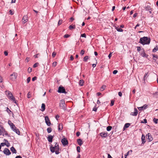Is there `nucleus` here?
I'll use <instances>...</instances> for the list:
<instances>
[{
    "label": "nucleus",
    "instance_id": "obj_1",
    "mask_svg": "<svg viewBox=\"0 0 158 158\" xmlns=\"http://www.w3.org/2000/svg\"><path fill=\"white\" fill-rule=\"evenodd\" d=\"M151 41L150 38L148 37L144 36L140 38L139 43L143 45L149 44Z\"/></svg>",
    "mask_w": 158,
    "mask_h": 158
},
{
    "label": "nucleus",
    "instance_id": "obj_2",
    "mask_svg": "<svg viewBox=\"0 0 158 158\" xmlns=\"http://www.w3.org/2000/svg\"><path fill=\"white\" fill-rule=\"evenodd\" d=\"M59 106L61 109H63L64 110H65L67 109L66 106L65 104V101L63 99L60 101L59 104Z\"/></svg>",
    "mask_w": 158,
    "mask_h": 158
},
{
    "label": "nucleus",
    "instance_id": "obj_3",
    "mask_svg": "<svg viewBox=\"0 0 158 158\" xmlns=\"http://www.w3.org/2000/svg\"><path fill=\"white\" fill-rule=\"evenodd\" d=\"M57 92L60 93H64L66 94L67 92L65 91L64 88L61 85L60 86L58 89Z\"/></svg>",
    "mask_w": 158,
    "mask_h": 158
},
{
    "label": "nucleus",
    "instance_id": "obj_4",
    "mask_svg": "<svg viewBox=\"0 0 158 158\" xmlns=\"http://www.w3.org/2000/svg\"><path fill=\"white\" fill-rule=\"evenodd\" d=\"M17 73L14 72L12 74L10 75V80L12 81H15L16 79L17 76Z\"/></svg>",
    "mask_w": 158,
    "mask_h": 158
},
{
    "label": "nucleus",
    "instance_id": "obj_5",
    "mask_svg": "<svg viewBox=\"0 0 158 158\" xmlns=\"http://www.w3.org/2000/svg\"><path fill=\"white\" fill-rule=\"evenodd\" d=\"M49 146L50 151L52 153L54 152L57 149H60V148H57L56 146H55L53 147V145L51 144L49 145Z\"/></svg>",
    "mask_w": 158,
    "mask_h": 158
},
{
    "label": "nucleus",
    "instance_id": "obj_6",
    "mask_svg": "<svg viewBox=\"0 0 158 158\" xmlns=\"http://www.w3.org/2000/svg\"><path fill=\"white\" fill-rule=\"evenodd\" d=\"M45 123L48 126H50L51 125V122L48 116H45Z\"/></svg>",
    "mask_w": 158,
    "mask_h": 158
},
{
    "label": "nucleus",
    "instance_id": "obj_7",
    "mask_svg": "<svg viewBox=\"0 0 158 158\" xmlns=\"http://www.w3.org/2000/svg\"><path fill=\"white\" fill-rule=\"evenodd\" d=\"M141 50H142V51L140 53V55L143 57L148 58V55L146 54L144 49L142 48L141 49Z\"/></svg>",
    "mask_w": 158,
    "mask_h": 158
},
{
    "label": "nucleus",
    "instance_id": "obj_8",
    "mask_svg": "<svg viewBox=\"0 0 158 158\" xmlns=\"http://www.w3.org/2000/svg\"><path fill=\"white\" fill-rule=\"evenodd\" d=\"M61 142L62 143V144L64 146H65L68 145V142L67 139L64 138L62 139L61 140Z\"/></svg>",
    "mask_w": 158,
    "mask_h": 158
},
{
    "label": "nucleus",
    "instance_id": "obj_9",
    "mask_svg": "<svg viewBox=\"0 0 158 158\" xmlns=\"http://www.w3.org/2000/svg\"><path fill=\"white\" fill-rule=\"evenodd\" d=\"M54 137V135H48L47 139L49 143H51L52 142Z\"/></svg>",
    "mask_w": 158,
    "mask_h": 158
},
{
    "label": "nucleus",
    "instance_id": "obj_10",
    "mask_svg": "<svg viewBox=\"0 0 158 158\" xmlns=\"http://www.w3.org/2000/svg\"><path fill=\"white\" fill-rule=\"evenodd\" d=\"M146 138L148 137L147 139L148 140V142H149L151 141L153 139V138L152 137V135L150 133H148L146 135Z\"/></svg>",
    "mask_w": 158,
    "mask_h": 158
},
{
    "label": "nucleus",
    "instance_id": "obj_11",
    "mask_svg": "<svg viewBox=\"0 0 158 158\" xmlns=\"http://www.w3.org/2000/svg\"><path fill=\"white\" fill-rule=\"evenodd\" d=\"M28 16L27 15H24L22 19L23 23V24L25 23L26 22H27L28 21Z\"/></svg>",
    "mask_w": 158,
    "mask_h": 158
},
{
    "label": "nucleus",
    "instance_id": "obj_12",
    "mask_svg": "<svg viewBox=\"0 0 158 158\" xmlns=\"http://www.w3.org/2000/svg\"><path fill=\"white\" fill-rule=\"evenodd\" d=\"M108 133L107 132H102L99 134V135L101 136V137L102 138H106L108 136Z\"/></svg>",
    "mask_w": 158,
    "mask_h": 158
},
{
    "label": "nucleus",
    "instance_id": "obj_13",
    "mask_svg": "<svg viewBox=\"0 0 158 158\" xmlns=\"http://www.w3.org/2000/svg\"><path fill=\"white\" fill-rule=\"evenodd\" d=\"M4 154L7 155H9L11 154L10 150L7 148H5L3 151Z\"/></svg>",
    "mask_w": 158,
    "mask_h": 158
},
{
    "label": "nucleus",
    "instance_id": "obj_14",
    "mask_svg": "<svg viewBox=\"0 0 158 158\" xmlns=\"http://www.w3.org/2000/svg\"><path fill=\"white\" fill-rule=\"evenodd\" d=\"M138 113V111L137 109L136 108H134V111L133 112H131L130 114V115L134 116H136L137 115Z\"/></svg>",
    "mask_w": 158,
    "mask_h": 158
},
{
    "label": "nucleus",
    "instance_id": "obj_15",
    "mask_svg": "<svg viewBox=\"0 0 158 158\" xmlns=\"http://www.w3.org/2000/svg\"><path fill=\"white\" fill-rule=\"evenodd\" d=\"M148 107V106L147 105H146V104L143 105V106L139 107L138 108L139 110H142L143 109H145L147 108Z\"/></svg>",
    "mask_w": 158,
    "mask_h": 158
},
{
    "label": "nucleus",
    "instance_id": "obj_16",
    "mask_svg": "<svg viewBox=\"0 0 158 158\" xmlns=\"http://www.w3.org/2000/svg\"><path fill=\"white\" fill-rule=\"evenodd\" d=\"M145 136L144 135L142 134L141 137L142 144H144L146 142L145 139Z\"/></svg>",
    "mask_w": 158,
    "mask_h": 158
},
{
    "label": "nucleus",
    "instance_id": "obj_17",
    "mask_svg": "<svg viewBox=\"0 0 158 158\" xmlns=\"http://www.w3.org/2000/svg\"><path fill=\"white\" fill-rule=\"evenodd\" d=\"M77 142L79 145L81 146L83 144V142L81 139H77Z\"/></svg>",
    "mask_w": 158,
    "mask_h": 158
},
{
    "label": "nucleus",
    "instance_id": "obj_18",
    "mask_svg": "<svg viewBox=\"0 0 158 158\" xmlns=\"http://www.w3.org/2000/svg\"><path fill=\"white\" fill-rule=\"evenodd\" d=\"M5 93L8 98L9 97V96H12V94L9 91H5Z\"/></svg>",
    "mask_w": 158,
    "mask_h": 158
},
{
    "label": "nucleus",
    "instance_id": "obj_19",
    "mask_svg": "<svg viewBox=\"0 0 158 158\" xmlns=\"http://www.w3.org/2000/svg\"><path fill=\"white\" fill-rule=\"evenodd\" d=\"M63 128V124L62 123H60L59 124V126L58 128V130L59 131H60L62 130Z\"/></svg>",
    "mask_w": 158,
    "mask_h": 158
},
{
    "label": "nucleus",
    "instance_id": "obj_20",
    "mask_svg": "<svg viewBox=\"0 0 158 158\" xmlns=\"http://www.w3.org/2000/svg\"><path fill=\"white\" fill-rule=\"evenodd\" d=\"M41 110L43 112L44 111L45 109V105L44 103H42L41 105Z\"/></svg>",
    "mask_w": 158,
    "mask_h": 158
},
{
    "label": "nucleus",
    "instance_id": "obj_21",
    "mask_svg": "<svg viewBox=\"0 0 158 158\" xmlns=\"http://www.w3.org/2000/svg\"><path fill=\"white\" fill-rule=\"evenodd\" d=\"M10 150L14 153H16L17 152L16 150L13 146L10 148Z\"/></svg>",
    "mask_w": 158,
    "mask_h": 158
},
{
    "label": "nucleus",
    "instance_id": "obj_22",
    "mask_svg": "<svg viewBox=\"0 0 158 158\" xmlns=\"http://www.w3.org/2000/svg\"><path fill=\"white\" fill-rule=\"evenodd\" d=\"M15 132L16 133L18 134V135H20V132L19 131V130L17 129L16 127L15 128V129L13 131Z\"/></svg>",
    "mask_w": 158,
    "mask_h": 158
},
{
    "label": "nucleus",
    "instance_id": "obj_23",
    "mask_svg": "<svg viewBox=\"0 0 158 158\" xmlns=\"http://www.w3.org/2000/svg\"><path fill=\"white\" fill-rule=\"evenodd\" d=\"M115 29L118 32H123V30L121 28H118V27H116L115 26Z\"/></svg>",
    "mask_w": 158,
    "mask_h": 158
},
{
    "label": "nucleus",
    "instance_id": "obj_24",
    "mask_svg": "<svg viewBox=\"0 0 158 158\" xmlns=\"http://www.w3.org/2000/svg\"><path fill=\"white\" fill-rule=\"evenodd\" d=\"M145 8L146 11H148L151 10L152 8L150 6L147 5L145 6Z\"/></svg>",
    "mask_w": 158,
    "mask_h": 158
},
{
    "label": "nucleus",
    "instance_id": "obj_25",
    "mask_svg": "<svg viewBox=\"0 0 158 158\" xmlns=\"http://www.w3.org/2000/svg\"><path fill=\"white\" fill-rule=\"evenodd\" d=\"M130 125L131 124L130 123H126L123 127V129L125 130V128H128L130 126Z\"/></svg>",
    "mask_w": 158,
    "mask_h": 158
},
{
    "label": "nucleus",
    "instance_id": "obj_26",
    "mask_svg": "<svg viewBox=\"0 0 158 158\" xmlns=\"http://www.w3.org/2000/svg\"><path fill=\"white\" fill-rule=\"evenodd\" d=\"M89 57L88 56H85L84 58H83V61L85 62H86L87 61V60L89 59Z\"/></svg>",
    "mask_w": 158,
    "mask_h": 158
},
{
    "label": "nucleus",
    "instance_id": "obj_27",
    "mask_svg": "<svg viewBox=\"0 0 158 158\" xmlns=\"http://www.w3.org/2000/svg\"><path fill=\"white\" fill-rule=\"evenodd\" d=\"M84 81L83 80H81L79 82V84L80 86H82L83 85Z\"/></svg>",
    "mask_w": 158,
    "mask_h": 158
},
{
    "label": "nucleus",
    "instance_id": "obj_28",
    "mask_svg": "<svg viewBox=\"0 0 158 158\" xmlns=\"http://www.w3.org/2000/svg\"><path fill=\"white\" fill-rule=\"evenodd\" d=\"M11 129L13 131L14 129L16 127L15 125L13 123H11L10 126Z\"/></svg>",
    "mask_w": 158,
    "mask_h": 158
},
{
    "label": "nucleus",
    "instance_id": "obj_29",
    "mask_svg": "<svg viewBox=\"0 0 158 158\" xmlns=\"http://www.w3.org/2000/svg\"><path fill=\"white\" fill-rule=\"evenodd\" d=\"M3 129L4 130V127H2V125H0V135H2V131L1 130H3Z\"/></svg>",
    "mask_w": 158,
    "mask_h": 158
},
{
    "label": "nucleus",
    "instance_id": "obj_30",
    "mask_svg": "<svg viewBox=\"0 0 158 158\" xmlns=\"http://www.w3.org/2000/svg\"><path fill=\"white\" fill-rule=\"evenodd\" d=\"M9 98L11 101H15V98L14 97L13 95H12V96H9L8 97Z\"/></svg>",
    "mask_w": 158,
    "mask_h": 158
},
{
    "label": "nucleus",
    "instance_id": "obj_31",
    "mask_svg": "<svg viewBox=\"0 0 158 158\" xmlns=\"http://www.w3.org/2000/svg\"><path fill=\"white\" fill-rule=\"evenodd\" d=\"M52 131V128L50 127H49L47 129V132L49 133H51Z\"/></svg>",
    "mask_w": 158,
    "mask_h": 158
},
{
    "label": "nucleus",
    "instance_id": "obj_32",
    "mask_svg": "<svg viewBox=\"0 0 158 158\" xmlns=\"http://www.w3.org/2000/svg\"><path fill=\"white\" fill-rule=\"evenodd\" d=\"M112 128V127L111 126H109L107 127H106V130L107 131H110Z\"/></svg>",
    "mask_w": 158,
    "mask_h": 158
},
{
    "label": "nucleus",
    "instance_id": "obj_33",
    "mask_svg": "<svg viewBox=\"0 0 158 158\" xmlns=\"http://www.w3.org/2000/svg\"><path fill=\"white\" fill-rule=\"evenodd\" d=\"M158 50V47L157 46H156V47H155L152 50V52H156Z\"/></svg>",
    "mask_w": 158,
    "mask_h": 158
},
{
    "label": "nucleus",
    "instance_id": "obj_34",
    "mask_svg": "<svg viewBox=\"0 0 158 158\" xmlns=\"http://www.w3.org/2000/svg\"><path fill=\"white\" fill-rule=\"evenodd\" d=\"M75 28V26L74 25L72 26V25H70L69 27V29L71 30L72 29H74Z\"/></svg>",
    "mask_w": 158,
    "mask_h": 158
},
{
    "label": "nucleus",
    "instance_id": "obj_35",
    "mask_svg": "<svg viewBox=\"0 0 158 158\" xmlns=\"http://www.w3.org/2000/svg\"><path fill=\"white\" fill-rule=\"evenodd\" d=\"M153 121L156 124H157L158 122V119L154 118L153 119Z\"/></svg>",
    "mask_w": 158,
    "mask_h": 158
},
{
    "label": "nucleus",
    "instance_id": "obj_36",
    "mask_svg": "<svg viewBox=\"0 0 158 158\" xmlns=\"http://www.w3.org/2000/svg\"><path fill=\"white\" fill-rule=\"evenodd\" d=\"M148 73H145L144 75V76L143 77V80H144V81H145V80L147 79V77H146V76L148 75Z\"/></svg>",
    "mask_w": 158,
    "mask_h": 158
},
{
    "label": "nucleus",
    "instance_id": "obj_37",
    "mask_svg": "<svg viewBox=\"0 0 158 158\" xmlns=\"http://www.w3.org/2000/svg\"><path fill=\"white\" fill-rule=\"evenodd\" d=\"M147 122V119H144L143 120L141 121V123H146Z\"/></svg>",
    "mask_w": 158,
    "mask_h": 158
},
{
    "label": "nucleus",
    "instance_id": "obj_38",
    "mask_svg": "<svg viewBox=\"0 0 158 158\" xmlns=\"http://www.w3.org/2000/svg\"><path fill=\"white\" fill-rule=\"evenodd\" d=\"M62 22H63V21L62 20H61V19L59 20L58 22V25L59 26L62 23Z\"/></svg>",
    "mask_w": 158,
    "mask_h": 158
},
{
    "label": "nucleus",
    "instance_id": "obj_39",
    "mask_svg": "<svg viewBox=\"0 0 158 158\" xmlns=\"http://www.w3.org/2000/svg\"><path fill=\"white\" fill-rule=\"evenodd\" d=\"M57 64V62L56 61L54 62L52 64V65L53 67H55Z\"/></svg>",
    "mask_w": 158,
    "mask_h": 158
},
{
    "label": "nucleus",
    "instance_id": "obj_40",
    "mask_svg": "<svg viewBox=\"0 0 158 158\" xmlns=\"http://www.w3.org/2000/svg\"><path fill=\"white\" fill-rule=\"evenodd\" d=\"M106 87V86L105 85H103L102 86L101 88V89L102 91H103L104 90Z\"/></svg>",
    "mask_w": 158,
    "mask_h": 158
},
{
    "label": "nucleus",
    "instance_id": "obj_41",
    "mask_svg": "<svg viewBox=\"0 0 158 158\" xmlns=\"http://www.w3.org/2000/svg\"><path fill=\"white\" fill-rule=\"evenodd\" d=\"M6 111L9 114H10V113H12V111L9 109L8 107H7Z\"/></svg>",
    "mask_w": 158,
    "mask_h": 158
},
{
    "label": "nucleus",
    "instance_id": "obj_42",
    "mask_svg": "<svg viewBox=\"0 0 158 158\" xmlns=\"http://www.w3.org/2000/svg\"><path fill=\"white\" fill-rule=\"evenodd\" d=\"M59 151V149H57L56 150H55V154L56 155L60 153Z\"/></svg>",
    "mask_w": 158,
    "mask_h": 158
},
{
    "label": "nucleus",
    "instance_id": "obj_43",
    "mask_svg": "<svg viewBox=\"0 0 158 158\" xmlns=\"http://www.w3.org/2000/svg\"><path fill=\"white\" fill-rule=\"evenodd\" d=\"M56 55V53L55 52H52V56L53 58H54L55 57Z\"/></svg>",
    "mask_w": 158,
    "mask_h": 158
},
{
    "label": "nucleus",
    "instance_id": "obj_44",
    "mask_svg": "<svg viewBox=\"0 0 158 158\" xmlns=\"http://www.w3.org/2000/svg\"><path fill=\"white\" fill-rule=\"evenodd\" d=\"M80 149L81 148L79 146H77V150L78 152H80Z\"/></svg>",
    "mask_w": 158,
    "mask_h": 158
},
{
    "label": "nucleus",
    "instance_id": "obj_45",
    "mask_svg": "<svg viewBox=\"0 0 158 158\" xmlns=\"http://www.w3.org/2000/svg\"><path fill=\"white\" fill-rule=\"evenodd\" d=\"M70 36V35H69L68 34H66L65 35H64V38H67L69 37Z\"/></svg>",
    "mask_w": 158,
    "mask_h": 158
},
{
    "label": "nucleus",
    "instance_id": "obj_46",
    "mask_svg": "<svg viewBox=\"0 0 158 158\" xmlns=\"http://www.w3.org/2000/svg\"><path fill=\"white\" fill-rule=\"evenodd\" d=\"M85 52V51L84 50H81L80 52V54L82 56L84 54Z\"/></svg>",
    "mask_w": 158,
    "mask_h": 158
},
{
    "label": "nucleus",
    "instance_id": "obj_47",
    "mask_svg": "<svg viewBox=\"0 0 158 158\" xmlns=\"http://www.w3.org/2000/svg\"><path fill=\"white\" fill-rule=\"evenodd\" d=\"M27 71L29 73H30L32 71V69L30 67H29L27 69Z\"/></svg>",
    "mask_w": 158,
    "mask_h": 158
},
{
    "label": "nucleus",
    "instance_id": "obj_48",
    "mask_svg": "<svg viewBox=\"0 0 158 158\" xmlns=\"http://www.w3.org/2000/svg\"><path fill=\"white\" fill-rule=\"evenodd\" d=\"M114 101L112 100L111 101V103L110 104V106H112L114 105Z\"/></svg>",
    "mask_w": 158,
    "mask_h": 158
},
{
    "label": "nucleus",
    "instance_id": "obj_49",
    "mask_svg": "<svg viewBox=\"0 0 158 158\" xmlns=\"http://www.w3.org/2000/svg\"><path fill=\"white\" fill-rule=\"evenodd\" d=\"M39 63L37 62L35 63L33 65V67L34 68H36V67L38 65Z\"/></svg>",
    "mask_w": 158,
    "mask_h": 158
},
{
    "label": "nucleus",
    "instance_id": "obj_50",
    "mask_svg": "<svg viewBox=\"0 0 158 158\" xmlns=\"http://www.w3.org/2000/svg\"><path fill=\"white\" fill-rule=\"evenodd\" d=\"M96 105L94 106V107L93 108V111H95V112L97 111V108L96 107Z\"/></svg>",
    "mask_w": 158,
    "mask_h": 158
},
{
    "label": "nucleus",
    "instance_id": "obj_51",
    "mask_svg": "<svg viewBox=\"0 0 158 158\" xmlns=\"http://www.w3.org/2000/svg\"><path fill=\"white\" fill-rule=\"evenodd\" d=\"M137 48V50L138 52H139L141 49V47L139 46H137L136 47Z\"/></svg>",
    "mask_w": 158,
    "mask_h": 158
},
{
    "label": "nucleus",
    "instance_id": "obj_52",
    "mask_svg": "<svg viewBox=\"0 0 158 158\" xmlns=\"http://www.w3.org/2000/svg\"><path fill=\"white\" fill-rule=\"evenodd\" d=\"M9 12L11 15H13L14 14V12L11 10H9Z\"/></svg>",
    "mask_w": 158,
    "mask_h": 158
},
{
    "label": "nucleus",
    "instance_id": "obj_53",
    "mask_svg": "<svg viewBox=\"0 0 158 158\" xmlns=\"http://www.w3.org/2000/svg\"><path fill=\"white\" fill-rule=\"evenodd\" d=\"M31 80V77H29L27 78V83H28Z\"/></svg>",
    "mask_w": 158,
    "mask_h": 158
},
{
    "label": "nucleus",
    "instance_id": "obj_54",
    "mask_svg": "<svg viewBox=\"0 0 158 158\" xmlns=\"http://www.w3.org/2000/svg\"><path fill=\"white\" fill-rule=\"evenodd\" d=\"M81 37L86 38V34L85 33H84V34H81Z\"/></svg>",
    "mask_w": 158,
    "mask_h": 158
},
{
    "label": "nucleus",
    "instance_id": "obj_55",
    "mask_svg": "<svg viewBox=\"0 0 158 158\" xmlns=\"http://www.w3.org/2000/svg\"><path fill=\"white\" fill-rule=\"evenodd\" d=\"M118 72V71L117 70H114L113 72V73L114 74H116Z\"/></svg>",
    "mask_w": 158,
    "mask_h": 158
},
{
    "label": "nucleus",
    "instance_id": "obj_56",
    "mask_svg": "<svg viewBox=\"0 0 158 158\" xmlns=\"http://www.w3.org/2000/svg\"><path fill=\"white\" fill-rule=\"evenodd\" d=\"M5 145H6V143H1L0 145L1 146V147H2V146L3 147V146H4Z\"/></svg>",
    "mask_w": 158,
    "mask_h": 158
},
{
    "label": "nucleus",
    "instance_id": "obj_57",
    "mask_svg": "<svg viewBox=\"0 0 158 158\" xmlns=\"http://www.w3.org/2000/svg\"><path fill=\"white\" fill-rule=\"evenodd\" d=\"M37 79V77H34L32 78V80L33 81H34L35 80H36Z\"/></svg>",
    "mask_w": 158,
    "mask_h": 158
},
{
    "label": "nucleus",
    "instance_id": "obj_58",
    "mask_svg": "<svg viewBox=\"0 0 158 158\" xmlns=\"http://www.w3.org/2000/svg\"><path fill=\"white\" fill-rule=\"evenodd\" d=\"M55 144V146H56L57 148H60L58 143L57 142H55L54 143Z\"/></svg>",
    "mask_w": 158,
    "mask_h": 158
},
{
    "label": "nucleus",
    "instance_id": "obj_59",
    "mask_svg": "<svg viewBox=\"0 0 158 158\" xmlns=\"http://www.w3.org/2000/svg\"><path fill=\"white\" fill-rule=\"evenodd\" d=\"M80 132L79 131H78L76 133V136L77 137L79 136L80 135Z\"/></svg>",
    "mask_w": 158,
    "mask_h": 158
},
{
    "label": "nucleus",
    "instance_id": "obj_60",
    "mask_svg": "<svg viewBox=\"0 0 158 158\" xmlns=\"http://www.w3.org/2000/svg\"><path fill=\"white\" fill-rule=\"evenodd\" d=\"M60 117V116L58 114H57L56 116V117H55V118H56V119L57 120H58L59 119V118Z\"/></svg>",
    "mask_w": 158,
    "mask_h": 158
},
{
    "label": "nucleus",
    "instance_id": "obj_61",
    "mask_svg": "<svg viewBox=\"0 0 158 158\" xmlns=\"http://www.w3.org/2000/svg\"><path fill=\"white\" fill-rule=\"evenodd\" d=\"M130 151L128 152L125 155V158H127V156L129 155V153Z\"/></svg>",
    "mask_w": 158,
    "mask_h": 158
},
{
    "label": "nucleus",
    "instance_id": "obj_62",
    "mask_svg": "<svg viewBox=\"0 0 158 158\" xmlns=\"http://www.w3.org/2000/svg\"><path fill=\"white\" fill-rule=\"evenodd\" d=\"M4 55H5V56H7L8 55V52L7 51H5L4 52Z\"/></svg>",
    "mask_w": 158,
    "mask_h": 158
},
{
    "label": "nucleus",
    "instance_id": "obj_63",
    "mask_svg": "<svg viewBox=\"0 0 158 158\" xmlns=\"http://www.w3.org/2000/svg\"><path fill=\"white\" fill-rule=\"evenodd\" d=\"M31 95L30 94V93L29 92L27 94V97L28 98H30L31 97Z\"/></svg>",
    "mask_w": 158,
    "mask_h": 158
},
{
    "label": "nucleus",
    "instance_id": "obj_64",
    "mask_svg": "<svg viewBox=\"0 0 158 158\" xmlns=\"http://www.w3.org/2000/svg\"><path fill=\"white\" fill-rule=\"evenodd\" d=\"M154 95L156 96V97H158V92H156L154 94Z\"/></svg>",
    "mask_w": 158,
    "mask_h": 158
}]
</instances>
